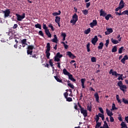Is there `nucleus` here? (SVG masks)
<instances>
[{"mask_svg":"<svg viewBox=\"0 0 128 128\" xmlns=\"http://www.w3.org/2000/svg\"><path fill=\"white\" fill-rule=\"evenodd\" d=\"M118 86H119L120 90H122L124 94H125L126 92V88H128V87H126V85H124L122 84V81H119L118 82Z\"/></svg>","mask_w":128,"mask_h":128,"instance_id":"f257e3e1","label":"nucleus"},{"mask_svg":"<svg viewBox=\"0 0 128 128\" xmlns=\"http://www.w3.org/2000/svg\"><path fill=\"white\" fill-rule=\"evenodd\" d=\"M46 56L48 60L50 58V44L47 43L46 44Z\"/></svg>","mask_w":128,"mask_h":128,"instance_id":"f03ea898","label":"nucleus"},{"mask_svg":"<svg viewBox=\"0 0 128 128\" xmlns=\"http://www.w3.org/2000/svg\"><path fill=\"white\" fill-rule=\"evenodd\" d=\"M78 20V16L76 14H74L72 17V20L70 21V24H72L74 26L76 24V21Z\"/></svg>","mask_w":128,"mask_h":128,"instance_id":"7ed1b4c3","label":"nucleus"},{"mask_svg":"<svg viewBox=\"0 0 128 128\" xmlns=\"http://www.w3.org/2000/svg\"><path fill=\"white\" fill-rule=\"evenodd\" d=\"M62 58V54H60V52H58L54 57V62H60V58Z\"/></svg>","mask_w":128,"mask_h":128,"instance_id":"20e7f679","label":"nucleus"},{"mask_svg":"<svg viewBox=\"0 0 128 128\" xmlns=\"http://www.w3.org/2000/svg\"><path fill=\"white\" fill-rule=\"evenodd\" d=\"M34 48V46L32 45H29L28 46V50H27V54H30L32 56V50Z\"/></svg>","mask_w":128,"mask_h":128,"instance_id":"39448f33","label":"nucleus"},{"mask_svg":"<svg viewBox=\"0 0 128 128\" xmlns=\"http://www.w3.org/2000/svg\"><path fill=\"white\" fill-rule=\"evenodd\" d=\"M2 13L4 14V18H6L10 14V9H6L5 10H2Z\"/></svg>","mask_w":128,"mask_h":128,"instance_id":"423d86ee","label":"nucleus"},{"mask_svg":"<svg viewBox=\"0 0 128 128\" xmlns=\"http://www.w3.org/2000/svg\"><path fill=\"white\" fill-rule=\"evenodd\" d=\"M16 16L17 18V20L18 22H22L24 18H26V14L23 13L22 16L20 15L19 14H16Z\"/></svg>","mask_w":128,"mask_h":128,"instance_id":"0eeeda50","label":"nucleus"},{"mask_svg":"<svg viewBox=\"0 0 128 128\" xmlns=\"http://www.w3.org/2000/svg\"><path fill=\"white\" fill-rule=\"evenodd\" d=\"M124 8V2L123 0H121L120 2L119 6L116 8L115 10L118 12L119 10H122V8Z\"/></svg>","mask_w":128,"mask_h":128,"instance_id":"6e6552de","label":"nucleus"},{"mask_svg":"<svg viewBox=\"0 0 128 128\" xmlns=\"http://www.w3.org/2000/svg\"><path fill=\"white\" fill-rule=\"evenodd\" d=\"M66 56H68L69 58H72V60H74L76 58V56H74L72 52L68 51L66 52Z\"/></svg>","mask_w":128,"mask_h":128,"instance_id":"1a4fd4ad","label":"nucleus"},{"mask_svg":"<svg viewBox=\"0 0 128 128\" xmlns=\"http://www.w3.org/2000/svg\"><path fill=\"white\" fill-rule=\"evenodd\" d=\"M98 36H95L94 38H92V39L91 41L92 44H94V46H96V42H98Z\"/></svg>","mask_w":128,"mask_h":128,"instance_id":"9d476101","label":"nucleus"},{"mask_svg":"<svg viewBox=\"0 0 128 128\" xmlns=\"http://www.w3.org/2000/svg\"><path fill=\"white\" fill-rule=\"evenodd\" d=\"M81 114H82L84 118H86L88 116V110H84V108H83L80 110Z\"/></svg>","mask_w":128,"mask_h":128,"instance_id":"9b49d317","label":"nucleus"},{"mask_svg":"<svg viewBox=\"0 0 128 128\" xmlns=\"http://www.w3.org/2000/svg\"><path fill=\"white\" fill-rule=\"evenodd\" d=\"M98 25V21L94 20H92V22L90 23V28H94V26H96Z\"/></svg>","mask_w":128,"mask_h":128,"instance_id":"f8f14e48","label":"nucleus"},{"mask_svg":"<svg viewBox=\"0 0 128 128\" xmlns=\"http://www.w3.org/2000/svg\"><path fill=\"white\" fill-rule=\"evenodd\" d=\"M106 30H107L106 32H105L106 36H108L110 34H112V32H114V30H112V28H108Z\"/></svg>","mask_w":128,"mask_h":128,"instance_id":"ddd939ff","label":"nucleus"},{"mask_svg":"<svg viewBox=\"0 0 128 128\" xmlns=\"http://www.w3.org/2000/svg\"><path fill=\"white\" fill-rule=\"evenodd\" d=\"M94 96L96 102H100V96H98V92H96L94 94Z\"/></svg>","mask_w":128,"mask_h":128,"instance_id":"4468645a","label":"nucleus"},{"mask_svg":"<svg viewBox=\"0 0 128 128\" xmlns=\"http://www.w3.org/2000/svg\"><path fill=\"white\" fill-rule=\"evenodd\" d=\"M68 76V80H72V82H76V80L74 78V76L72 74Z\"/></svg>","mask_w":128,"mask_h":128,"instance_id":"2eb2a0df","label":"nucleus"},{"mask_svg":"<svg viewBox=\"0 0 128 128\" xmlns=\"http://www.w3.org/2000/svg\"><path fill=\"white\" fill-rule=\"evenodd\" d=\"M63 74H65V76H68L70 75V72H68V70H66V69L64 68L63 70Z\"/></svg>","mask_w":128,"mask_h":128,"instance_id":"dca6fc26","label":"nucleus"},{"mask_svg":"<svg viewBox=\"0 0 128 128\" xmlns=\"http://www.w3.org/2000/svg\"><path fill=\"white\" fill-rule=\"evenodd\" d=\"M86 82V78L81 79V84L82 86V88H86V86H84V82Z\"/></svg>","mask_w":128,"mask_h":128,"instance_id":"f3484780","label":"nucleus"},{"mask_svg":"<svg viewBox=\"0 0 128 128\" xmlns=\"http://www.w3.org/2000/svg\"><path fill=\"white\" fill-rule=\"evenodd\" d=\"M45 32L46 36H48V38H52V34H50V30H45Z\"/></svg>","mask_w":128,"mask_h":128,"instance_id":"a211bd4d","label":"nucleus"},{"mask_svg":"<svg viewBox=\"0 0 128 128\" xmlns=\"http://www.w3.org/2000/svg\"><path fill=\"white\" fill-rule=\"evenodd\" d=\"M106 114L108 116H114L112 112H111L110 110H108V109L106 108Z\"/></svg>","mask_w":128,"mask_h":128,"instance_id":"6ab92c4d","label":"nucleus"},{"mask_svg":"<svg viewBox=\"0 0 128 128\" xmlns=\"http://www.w3.org/2000/svg\"><path fill=\"white\" fill-rule=\"evenodd\" d=\"M106 16V13L104 12L102 10H100V16Z\"/></svg>","mask_w":128,"mask_h":128,"instance_id":"aec40b11","label":"nucleus"},{"mask_svg":"<svg viewBox=\"0 0 128 128\" xmlns=\"http://www.w3.org/2000/svg\"><path fill=\"white\" fill-rule=\"evenodd\" d=\"M60 14H62V12H60V10H58V12H53L52 14V16H60Z\"/></svg>","mask_w":128,"mask_h":128,"instance_id":"412c9836","label":"nucleus"},{"mask_svg":"<svg viewBox=\"0 0 128 128\" xmlns=\"http://www.w3.org/2000/svg\"><path fill=\"white\" fill-rule=\"evenodd\" d=\"M55 22L56 23L60 22V17L58 16H56L55 17Z\"/></svg>","mask_w":128,"mask_h":128,"instance_id":"4be33fe9","label":"nucleus"},{"mask_svg":"<svg viewBox=\"0 0 128 128\" xmlns=\"http://www.w3.org/2000/svg\"><path fill=\"white\" fill-rule=\"evenodd\" d=\"M111 42L112 43L114 44H118V40H116L114 39V38H111Z\"/></svg>","mask_w":128,"mask_h":128,"instance_id":"5701e85b","label":"nucleus"},{"mask_svg":"<svg viewBox=\"0 0 128 128\" xmlns=\"http://www.w3.org/2000/svg\"><path fill=\"white\" fill-rule=\"evenodd\" d=\"M120 126H122L121 128H128L126 124L124 122H122Z\"/></svg>","mask_w":128,"mask_h":128,"instance_id":"b1692460","label":"nucleus"},{"mask_svg":"<svg viewBox=\"0 0 128 128\" xmlns=\"http://www.w3.org/2000/svg\"><path fill=\"white\" fill-rule=\"evenodd\" d=\"M54 78H55V80H56L57 82H61L62 84V80L58 78V76H54Z\"/></svg>","mask_w":128,"mask_h":128,"instance_id":"393cba45","label":"nucleus"},{"mask_svg":"<svg viewBox=\"0 0 128 128\" xmlns=\"http://www.w3.org/2000/svg\"><path fill=\"white\" fill-rule=\"evenodd\" d=\"M102 48H104V43L101 42L99 44V46H98V50H102Z\"/></svg>","mask_w":128,"mask_h":128,"instance_id":"a878e982","label":"nucleus"},{"mask_svg":"<svg viewBox=\"0 0 128 128\" xmlns=\"http://www.w3.org/2000/svg\"><path fill=\"white\" fill-rule=\"evenodd\" d=\"M90 44L88 42L86 45V49L88 52H90Z\"/></svg>","mask_w":128,"mask_h":128,"instance_id":"bb28decb","label":"nucleus"},{"mask_svg":"<svg viewBox=\"0 0 128 128\" xmlns=\"http://www.w3.org/2000/svg\"><path fill=\"white\" fill-rule=\"evenodd\" d=\"M34 26L36 28H39V30H42V25L40 24H36Z\"/></svg>","mask_w":128,"mask_h":128,"instance_id":"cd10ccee","label":"nucleus"},{"mask_svg":"<svg viewBox=\"0 0 128 128\" xmlns=\"http://www.w3.org/2000/svg\"><path fill=\"white\" fill-rule=\"evenodd\" d=\"M61 36H63V42H64L66 40V34L64 32H62Z\"/></svg>","mask_w":128,"mask_h":128,"instance_id":"c85d7f7f","label":"nucleus"},{"mask_svg":"<svg viewBox=\"0 0 128 128\" xmlns=\"http://www.w3.org/2000/svg\"><path fill=\"white\" fill-rule=\"evenodd\" d=\"M118 110V108L116 107V104L114 103H113L112 104V108L111 109V110Z\"/></svg>","mask_w":128,"mask_h":128,"instance_id":"c756f323","label":"nucleus"},{"mask_svg":"<svg viewBox=\"0 0 128 128\" xmlns=\"http://www.w3.org/2000/svg\"><path fill=\"white\" fill-rule=\"evenodd\" d=\"M116 98L118 104H122V100H120V96H118V94L116 95Z\"/></svg>","mask_w":128,"mask_h":128,"instance_id":"7c9ffc66","label":"nucleus"},{"mask_svg":"<svg viewBox=\"0 0 128 128\" xmlns=\"http://www.w3.org/2000/svg\"><path fill=\"white\" fill-rule=\"evenodd\" d=\"M84 32L86 34H88L90 32V28H88L85 30Z\"/></svg>","mask_w":128,"mask_h":128,"instance_id":"2f4dec72","label":"nucleus"},{"mask_svg":"<svg viewBox=\"0 0 128 128\" xmlns=\"http://www.w3.org/2000/svg\"><path fill=\"white\" fill-rule=\"evenodd\" d=\"M118 50V48L116 46H114V48H112V52H116Z\"/></svg>","mask_w":128,"mask_h":128,"instance_id":"473e14b6","label":"nucleus"},{"mask_svg":"<svg viewBox=\"0 0 128 128\" xmlns=\"http://www.w3.org/2000/svg\"><path fill=\"white\" fill-rule=\"evenodd\" d=\"M95 128H100V126H102V122H97Z\"/></svg>","mask_w":128,"mask_h":128,"instance_id":"72a5a7b5","label":"nucleus"},{"mask_svg":"<svg viewBox=\"0 0 128 128\" xmlns=\"http://www.w3.org/2000/svg\"><path fill=\"white\" fill-rule=\"evenodd\" d=\"M20 43L23 44H26V39H22V40H21Z\"/></svg>","mask_w":128,"mask_h":128,"instance_id":"f704fd0d","label":"nucleus"},{"mask_svg":"<svg viewBox=\"0 0 128 128\" xmlns=\"http://www.w3.org/2000/svg\"><path fill=\"white\" fill-rule=\"evenodd\" d=\"M122 101L124 102V104H128V100L126 99V98H122Z\"/></svg>","mask_w":128,"mask_h":128,"instance_id":"c9c22d12","label":"nucleus"},{"mask_svg":"<svg viewBox=\"0 0 128 128\" xmlns=\"http://www.w3.org/2000/svg\"><path fill=\"white\" fill-rule=\"evenodd\" d=\"M82 12H83V14H84V16H86V14H88V10H84Z\"/></svg>","mask_w":128,"mask_h":128,"instance_id":"e433bc0d","label":"nucleus"},{"mask_svg":"<svg viewBox=\"0 0 128 128\" xmlns=\"http://www.w3.org/2000/svg\"><path fill=\"white\" fill-rule=\"evenodd\" d=\"M92 105L88 104L87 106L88 110L89 112H92Z\"/></svg>","mask_w":128,"mask_h":128,"instance_id":"4c0bfd02","label":"nucleus"},{"mask_svg":"<svg viewBox=\"0 0 128 128\" xmlns=\"http://www.w3.org/2000/svg\"><path fill=\"white\" fill-rule=\"evenodd\" d=\"M112 15L110 14H108L105 16V18L106 20H110V18H112Z\"/></svg>","mask_w":128,"mask_h":128,"instance_id":"58836bf2","label":"nucleus"},{"mask_svg":"<svg viewBox=\"0 0 128 128\" xmlns=\"http://www.w3.org/2000/svg\"><path fill=\"white\" fill-rule=\"evenodd\" d=\"M122 50H124V46H122L119 48L118 54H122Z\"/></svg>","mask_w":128,"mask_h":128,"instance_id":"ea45409f","label":"nucleus"},{"mask_svg":"<svg viewBox=\"0 0 128 128\" xmlns=\"http://www.w3.org/2000/svg\"><path fill=\"white\" fill-rule=\"evenodd\" d=\"M96 122H98V120H100V116L96 114V118H94Z\"/></svg>","mask_w":128,"mask_h":128,"instance_id":"a19ab883","label":"nucleus"},{"mask_svg":"<svg viewBox=\"0 0 128 128\" xmlns=\"http://www.w3.org/2000/svg\"><path fill=\"white\" fill-rule=\"evenodd\" d=\"M68 86H70V88H73V89L74 88V84H72L70 83L68 84Z\"/></svg>","mask_w":128,"mask_h":128,"instance_id":"79ce46f5","label":"nucleus"},{"mask_svg":"<svg viewBox=\"0 0 128 128\" xmlns=\"http://www.w3.org/2000/svg\"><path fill=\"white\" fill-rule=\"evenodd\" d=\"M66 100L67 102H72V98L70 97H67L66 98Z\"/></svg>","mask_w":128,"mask_h":128,"instance_id":"37998d69","label":"nucleus"},{"mask_svg":"<svg viewBox=\"0 0 128 128\" xmlns=\"http://www.w3.org/2000/svg\"><path fill=\"white\" fill-rule=\"evenodd\" d=\"M109 44H110V40H106V42L105 44V46L106 48H108V46Z\"/></svg>","mask_w":128,"mask_h":128,"instance_id":"c03bdc74","label":"nucleus"},{"mask_svg":"<svg viewBox=\"0 0 128 128\" xmlns=\"http://www.w3.org/2000/svg\"><path fill=\"white\" fill-rule=\"evenodd\" d=\"M103 126H104V128H108V124L106 121L104 122V124Z\"/></svg>","mask_w":128,"mask_h":128,"instance_id":"a18cd8bd","label":"nucleus"},{"mask_svg":"<svg viewBox=\"0 0 128 128\" xmlns=\"http://www.w3.org/2000/svg\"><path fill=\"white\" fill-rule=\"evenodd\" d=\"M91 62H96V59L95 57H92L91 58Z\"/></svg>","mask_w":128,"mask_h":128,"instance_id":"49530a36","label":"nucleus"},{"mask_svg":"<svg viewBox=\"0 0 128 128\" xmlns=\"http://www.w3.org/2000/svg\"><path fill=\"white\" fill-rule=\"evenodd\" d=\"M118 120H120V122H122V114H120L118 115Z\"/></svg>","mask_w":128,"mask_h":128,"instance_id":"de8ad7c7","label":"nucleus"},{"mask_svg":"<svg viewBox=\"0 0 128 128\" xmlns=\"http://www.w3.org/2000/svg\"><path fill=\"white\" fill-rule=\"evenodd\" d=\"M58 38H54L52 40V42H55L56 44H58Z\"/></svg>","mask_w":128,"mask_h":128,"instance_id":"09e8293b","label":"nucleus"},{"mask_svg":"<svg viewBox=\"0 0 128 128\" xmlns=\"http://www.w3.org/2000/svg\"><path fill=\"white\" fill-rule=\"evenodd\" d=\"M49 64L50 66H54V63H52V60L50 59L49 60Z\"/></svg>","mask_w":128,"mask_h":128,"instance_id":"8fccbe9b","label":"nucleus"},{"mask_svg":"<svg viewBox=\"0 0 128 128\" xmlns=\"http://www.w3.org/2000/svg\"><path fill=\"white\" fill-rule=\"evenodd\" d=\"M39 35L41 36L44 37V32H42V30H40L38 32Z\"/></svg>","mask_w":128,"mask_h":128,"instance_id":"3c124183","label":"nucleus"},{"mask_svg":"<svg viewBox=\"0 0 128 128\" xmlns=\"http://www.w3.org/2000/svg\"><path fill=\"white\" fill-rule=\"evenodd\" d=\"M64 96L65 98H67L68 96V92H66L64 94Z\"/></svg>","mask_w":128,"mask_h":128,"instance_id":"603ef678","label":"nucleus"},{"mask_svg":"<svg viewBox=\"0 0 128 128\" xmlns=\"http://www.w3.org/2000/svg\"><path fill=\"white\" fill-rule=\"evenodd\" d=\"M48 28H50L52 30H54V26H52V24H50L48 25Z\"/></svg>","mask_w":128,"mask_h":128,"instance_id":"864d4df0","label":"nucleus"},{"mask_svg":"<svg viewBox=\"0 0 128 128\" xmlns=\"http://www.w3.org/2000/svg\"><path fill=\"white\" fill-rule=\"evenodd\" d=\"M110 122H114V117L110 116Z\"/></svg>","mask_w":128,"mask_h":128,"instance_id":"5fc2aeb1","label":"nucleus"},{"mask_svg":"<svg viewBox=\"0 0 128 128\" xmlns=\"http://www.w3.org/2000/svg\"><path fill=\"white\" fill-rule=\"evenodd\" d=\"M90 2H89L86 4V8H90Z\"/></svg>","mask_w":128,"mask_h":128,"instance_id":"6e6d98bb","label":"nucleus"},{"mask_svg":"<svg viewBox=\"0 0 128 128\" xmlns=\"http://www.w3.org/2000/svg\"><path fill=\"white\" fill-rule=\"evenodd\" d=\"M43 28L44 30H48V27H46V25L44 24H43Z\"/></svg>","mask_w":128,"mask_h":128,"instance_id":"4d7b16f0","label":"nucleus"},{"mask_svg":"<svg viewBox=\"0 0 128 128\" xmlns=\"http://www.w3.org/2000/svg\"><path fill=\"white\" fill-rule=\"evenodd\" d=\"M98 110H99L100 112H101V114H104V110H102V108H99Z\"/></svg>","mask_w":128,"mask_h":128,"instance_id":"13d9d810","label":"nucleus"},{"mask_svg":"<svg viewBox=\"0 0 128 128\" xmlns=\"http://www.w3.org/2000/svg\"><path fill=\"white\" fill-rule=\"evenodd\" d=\"M121 62H122V64H126V60L124 58H122L121 60Z\"/></svg>","mask_w":128,"mask_h":128,"instance_id":"bf43d9fd","label":"nucleus"},{"mask_svg":"<svg viewBox=\"0 0 128 128\" xmlns=\"http://www.w3.org/2000/svg\"><path fill=\"white\" fill-rule=\"evenodd\" d=\"M123 58L125 60H128V55H125Z\"/></svg>","mask_w":128,"mask_h":128,"instance_id":"052dcab7","label":"nucleus"},{"mask_svg":"<svg viewBox=\"0 0 128 128\" xmlns=\"http://www.w3.org/2000/svg\"><path fill=\"white\" fill-rule=\"evenodd\" d=\"M38 58V56L36 57V54H34L32 55V56H30V58Z\"/></svg>","mask_w":128,"mask_h":128,"instance_id":"680f3d73","label":"nucleus"},{"mask_svg":"<svg viewBox=\"0 0 128 128\" xmlns=\"http://www.w3.org/2000/svg\"><path fill=\"white\" fill-rule=\"evenodd\" d=\"M117 74H118V72H116V71H114V72H113V73L112 74V76H116V78Z\"/></svg>","mask_w":128,"mask_h":128,"instance_id":"e2e57ef3","label":"nucleus"},{"mask_svg":"<svg viewBox=\"0 0 128 128\" xmlns=\"http://www.w3.org/2000/svg\"><path fill=\"white\" fill-rule=\"evenodd\" d=\"M98 116L99 118H102V117H103L104 115V114H100V113H99V114H98Z\"/></svg>","mask_w":128,"mask_h":128,"instance_id":"0e129e2a","label":"nucleus"},{"mask_svg":"<svg viewBox=\"0 0 128 128\" xmlns=\"http://www.w3.org/2000/svg\"><path fill=\"white\" fill-rule=\"evenodd\" d=\"M64 46L66 50H68V46L66 44H64Z\"/></svg>","mask_w":128,"mask_h":128,"instance_id":"69168bd1","label":"nucleus"},{"mask_svg":"<svg viewBox=\"0 0 128 128\" xmlns=\"http://www.w3.org/2000/svg\"><path fill=\"white\" fill-rule=\"evenodd\" d=\"M57 64H58V66H57L58 68H60V62H58L57 63Z\"/></svg>","mask_w":128,"mask_h":128,"instance_id":"338daca9","label":"nucleus"},{"mask_svg":"<svg viewBox=\"0 0 128 128\" xmlns=\"http://www.w3.org/2000/svg\"><path fill=\"white\" fill-rule=\"evenodd\" d=\"M124 12V14H126V16H128V10H126Z\"/></svg>","mask_w":128,"mask_h":128,"instance_id":"774afa93","label":"nucleus"}]
</instances>
